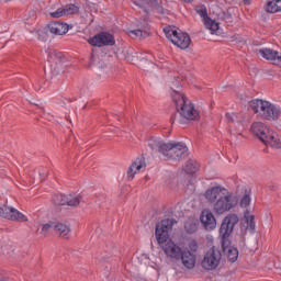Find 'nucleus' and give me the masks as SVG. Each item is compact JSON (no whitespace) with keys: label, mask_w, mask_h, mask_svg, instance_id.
<instances>
[{"label":"nucleus","mask_w":281,"mask_h":281,"mask_svg":"<svg viewBox=\"0 0 281 281\" xmlns=\"http://www.w3.org/2000/svg\"><path fill=\"white\" fill-rule=\"evenodd\" d=\"M204 199L212 205L214 214L218 216L236 207V200L223 186L210 187L204 193Z\"/></svg>","instance_id":"obj_1"},{"label":"nucleus","mask_w":281,"mask_h":281,"mask_svg":"<svg viewBox=\"0 0 281 281\" xmlns=\"http://www.w3.org/2000/svg\"><path fill=\"white\" fill-rule=\"evenodd\" d=\"M238 223H240V217L236 213H229L224 217L220 227L222 249L224 254H227L229 262H236L238 260V248L232 246V240H229V236L234 234V227Z\"/></svg>","instance_id":"obj_2"},{"label":"nucleus","mask_w":281,"mask_h":281,"mask_svg":"<svg viewBox=\"0 0 281 281\" xmlns=\"http://www.w3.org/2000/svg\"><path fill=\"white\" fill-rule=\"evenodd\" d=\"M147 146L154 153H159L171 161H181V159L188 157V146H186V143H166L164 140L150 138Z\"/></svg>","instance_id":"obj_3"},{"label":"nucleus","mask_w":281,"mask_h":281,"mask_svg":"<svg viewBox=\"0 0 281 281\" xmlns=\"http://www.w3.org/2000/svg\"><path fill=\"white\" fill-rule=\"evenodd\" d=\"M172 229V220L167 218L162 220L160 223L156 225V240L158 245H161L162 250L165 251L166 256L169 258H175L176 260H181L182 249L181 247L177 246L175 241L168 240L169 232Z\"/></svg>","instance_id":"obj_4"},{"label":"nucleus","mask_w":281,"mask_h":281,"mask_svg":"<svg viewBox=\"0 0 281 281\" xmlns=\"http://www.w3.org/2000/svg\"><path fill=\"white\" fill-rule=\"evenodd\" d=\"M171 98L176 105L179 114L173 113L170 117V123L175 124L177 122V117H183L184 120H196L199 117V112L194 109V104L188 101L184 94L177 90H172Z\"/></svg>","instance_id":"obj_5"},{"label":"nucleus","mask_w":281,"mask_h":281,"mask_svg":"<svg viewBox=\"0 0 281 281\" xmlns=\"http://www.w3.org/2000/svg\"><path fill=\"white\" fill-rule=\"evenodd\" d=\"M249 109L254 111L259 117L268 121H276L280 117V109L273 105L269 101H265L261 99H254L249 102Z\"/></svg>","instance_id":"obj_6"},{"label":"nucleus","mask_w":281,"mask_h":281,"mask_svg":"<svg viewBox=\"0 0 281 281\" xmlns=\"http://www.w3.org/2000/svg\"><path fill=\"white\" fill-rule=\"evenodd\" d=\"M167 38L172 42L176 47L180 49H188L192 40L188 33H183L181 30L172 26L164 29Z\"/></svg>","instance_id":"obj_7"},{"label":"nucleus","mask_w":281,"mask_h":281,"mask_svg":"<svg viewBox=\"0 0 281 281\" xmlns=\"http://www.w3.org/2000/svg\"><path fill=\"white\" fill-rule=\"evenodd\" d=\"M223 255H221V250L216 248V246H213L210 250H207L201 261L202 269H205L206 271H214L218 265H221V258Z\"/></svg>","instance_id":"obj_8"},{"label":"nucleus","mask_w":281,"mask_h":281,"mask_svg":"<svg viewBox=\"0 0 281 281\" xmlns=\"http://www.w3.org/2000/svg\"><path fill=\"white\" fill-rule=\"evenodd\" d=\"M92 47H113L115 45V36L109 32H100L88 40Z\"/></svg>","instance_id":"obj_9"},{"label":"nucleus","mask_w":281,"mask_h":281,"mask_svg":"<svg viewBox=\"0 0 281 281\" xmlns=\"http://www.w3.org/2000/svg\"><path fill=\"white\" fill-rule=\"evenodd\" d=\"M0 218L16 221L18 223H27V216L21 213V211L5 204H0Z\"/></svg>","instance_id":"obj_10"},{"label":"nucleus","mask_w":281,"mask_h":281,"mask_svg":"<svg viewBox=\"0 0 281 281\" xmlns=\"http://www.w3.org/2000/svg\"><path fill=\"white\" fill-rule=\"evenodd\" d=\"M194 11L202 19L206 30H210L211 32H218V23L210 18L207 14V7L205 4H196L194 7Z\"/></svg>","instance_id":"obj_11"},{"label":"nucleus","mask_w":281,"mask_h":281,"mask_svg":"<svg viewBox=\"0 0 281 281\" xmlns=\"http://www.w3.org/2000/svg\"><path fill=\"white\" fill-rule=\"evenodd\" d=\"M256 54L266 60H270L277 67H281V53L272 48H259Z\"/></svg>","instance_id":"obj_12"},{"label":"nucleus","mask_w":281,"mask_h":281,"mask_svg":"<svg viewBox=\"0 0 281 281\" xmlns=\"http://www.w3.org/2000/svg\"><path fill=\"white\" fill-rule=\"evenodd\" d=\"M78 12H80V7L70 3L58 8L55 12H50L49 16H52V19H60V16H69L78 14Z\"/></svg>","instance_id":"obj_13"},{"label":"nucleus","mask_w":281,"mask_h":281,"mask_svg":"<svg viewBox=\"0 0 281 281\" xmlns=\"http://www.w3.org/2000/svg\"><path fill=\"white\" fill-rule=\"evenodd\" d=\"M200 221L206 232H212V229H216V217H214V213H212L210 209H204L202 211Z\"/></svg>","instance_id":"obj_14"},{"label":"nucleus","mask_w":281,"mask_h":281,"mask_svg":"<svg viewBox=\"0 0 281 281\" xmlns=\"http://www.w3.org/2000/svg\"><path fill=\"white\" fill-rule=\"evenodd\" d=\"M251 131L254 135H256V137H258L260 142H262L263 144L269 137V135L272 133V131L262 122L252 123Z\"/></svg>","instance_id":"obj_15"},{"label":"nucleus","mask_w":281,"mask_h":281,"mask_svg":"<svg viewBox=\"0 0 281 281\" xmlns=\"http://www.w3.org/2000/svg\"><path fill=\"white\" fill-rule=\"evenodd\" d=\"M48 32L57 36H63L64 34H67V32H69V24L58 21L50 22L48 24Z\"/></svg>","instance_id":"obj_16"},{"label":"nucleus","mask_w":281,"mask_h":281,"mask_svg":"<svg viewBox=\"0 0 281 281\" xmlns=\"http://www.w3.org/2000/svg\"><path fill=\"white\" fill-rule=\"evenodd\" d=\"M180 260H182V265L186 269H194L196 266V256L191 254L190 250H182V254H180Z\"/></svg>","instance_id":"obj_17"},{"label":"nucleus","mask_w":281,"mask_h":281,"mask_svg":"<svg viewBox=\"0 0 281 281\" xmlns=\"http://www.w3.org/2000/svg\"><path fill=\"white\" fill-rule=\"evenodd\" d=\"M142 168H146V161L144 158H137L127 169L128 180L133 181V179H135V175H137Z\"/></svg>","instance_id":"obj_18"},{"label":"nucleus","mask_w":281,"mask_h":281,"mask_svg":"<svg viewBox=\"0 0 281 281\" xmlns=\"http://www.w3.org/2000/svg\"><path fill=\"white\" fill-rule=\"evenodd\" d=\"M54 232L59 238H69L71 234V228L67 224L57 223L54 225Z\"/></svg>","instance_id":"obj_19"},{"label":"nucleus","mask_w":281,"mask_h":281,"mask_svg":"<svg viewBox=\"0 0 281 281\" xmlns=\"http://www.w3.org/2000/svg\"><path fill=\"white\" fill-rule=\"evenodd\" d=\"M263 144H266V146H272V148H281V138L278 134L270 132L266 140H263Z\"/></svg>","instance_id":"obj_20"},{"label":"nucleus","mask_w":281,"mask_h":281,"mask_svg":"<svg viewBox=\"0 0 281 281\" xmlns=\"http://www.w3.org/2000/svg\"><path fill=\"white\" fill-rule=\"evenodd\" d=\"M80 201H82V196L80 194L66 195V205H69V207H78V205H80Z\"/></svg>","instance_id":"obj_21"},{"label":"nucleus","mask_w":281,"mask_h":281,"mask_svg":"<svg viewBox=\"0 0 281 281\" xmlns=\"http://www.w3.org/2000/svg\"><path fill=\"white\" fill-rule=\"evenodd\" d=\"M266 12H269L270 14H276L277 12H281V2L269 0L266 4Z\"/></svg>","instance_id":"obj_22"},{"label":"nucleus","mask_w":281,"mask_h":281,"mask_svg":"<svg viewBox=\"0 0 281 281\" xmlns=\"http://www.w3.org/2000/svg\"><path fill=\"white\" fill-rule=\"evenodd\" d=\"M128 36H131V38H148V36H150V33L142 29H135L128 31Z\"/></svg>","instance_id":"obj_23"},{"label":"nucleus","mask_w":281,"mask_h":281,"mask_svg":"<svg viewBox=\"0 0 281 281\" xmlns=\"http://www.w3.org/2000/svg\"><path fill=\"white\" fill-rule=\"evenodd\" d=\"M199 171V162L196 160H188L186 166H184V172L187 175H194V172Z\"/></svg>","instance_id":"obj_24"},{"label":"nucleus","mask_w":281,"mask_h":281,"mask_svg":"<svg viewBox=\"0 0 281 281\" xmlns=\"http://www.w3.org/2000/svg\"><path fill=\"white\" fill-rule=\"evenodd\" d=\"M244 218L247 223V228L256 229V217L254 215H249V211L246 210L244 213Z\"/></svg>","instance_id":"obj_25"},{"label":"nucleus","mask_w":281,"mask_h":281,"mask_svg":"<svg viewBox=\"0 0 281 281\" xmlns=\"http://www.w3.org/2000/svg\"><path fill=\"white\" fill-rule=\"evenodd\" d=\"M53 203L55 205H67V195L57 193L53 195Z\"/></svg>","instance_id":"obj_26"},{"label":"nucleus","mask_w":281,"mask_h":281,"mask_svg":"<svg viewBox=\"0 0 281 281\" xmlns=\"http://www.w3.org/2000/svg\"><path fill=\"white\" fill-rule=\"evenodd\" d=\"M63 71V64L60 61H55L50 65V72L53 76H58Z\"/></svg>","instance_id":"obj_27"},{"label":"nucleus","mask_w":281,"mask_h":281,"mask_svg":"<svg viewBox=\"0 0 281 281\" xmlns=\"http://www.w3.org/2000/svg\"><path fill=\"white\" fill-rule=\"evenodd\" d=\"M48 58L49 60H55V63H60V59L63 58V53L58 50L50 52Z\"/></svg>","instance_id":"obj_28"},{"label":"nucleus","mask_w":281,"mask_h":281,"mask_svg":"<svg viewBox=\"0 0 281 281\" xmlns=\"http://www.w3.org/2000/svg\"><path fill=\"white\" fill-rule=\"evenodd\" d=\"M54 225L55 224H44L42 226V231H41V234L43 236H47V234H49V232H52V229H54Z\"/></svg>","instance_id":"obj_29"},{"label":"nucleus","mask_w":281,"mask_h":281,"mask_svg":"<svg viewBox=\"0 0 281 281\" xmlns=\"http://www.w3.org/2000/svg\"><path fill=\"white\" fill-rule=\"evenodd\" d=\"M249 203H251V196L246 193L240 200V207H248Z\"/></svg>","instance_id":"obj_30"},{"label":"nucleus","mask_w":281,"mask_h":281,"mask_svg":"<svg viewBox=\"0 0 281 281\" xmlns=\"http://www.w3.org/2000/svg\"><path fill=\"white\" fill-rule=\"evenodd\" d=\"M184 228H186V232H188V234H194V232H196V224L186 223Z\"/></svg>","instance_id":"obj_31"},{"label":"nucleus","mask_w":281,"mask_h":281,"mask_svg":"<svg viewBox=\"0 0 281 281\" xmlns=\"http://www.w3.org/2000/svg\"><path fill=\"white\" fill-rule=\"evenodd\" d=\"M189 249L193 254H196V251L199 250V244L196 243V240L192 239L191 241H189Z\"/></svg>","instance_id":"obj_32"},{"label":"nucleus","mask_w":281,"mask_h":281,"mask_svg":"<svg viewBox=\"0 0 281 281\" xmlns=\"http://www.w3.org/2000/svg\"><path fill=\"white\" fill-rule=\"evenodd\" d=\"M236 114H229V113H226V120L228 122V124H234V122H236Z\"/></svg>","instance_id":"obj_33"},{"label":"nucleus","mask_w":281,"mask_h":281,"mask_svg":"<svg viewBox=\"0 0 281 281\" xmlns=\"http://www.w3.org/2000/svg\"><path fill=\"white\" fill-rule=\"evenodd\" d=\"M182 1H184V3H192V1L194 0H182Z\"/></svg>","instance_id":"obj_34"},{"label":"nucleus","mask_w":281,"mask_h":281,"mask_svg":"<svg viewBox=\"0 0 281 281\" xmlns=\"http://www.w3.org/2000/svg\"><path fill=\"white\" fill-rule=\"evenodd\" d=\"M178 123H179V124H183V122H182L181 120H178Z\"/></svg>","instance_id":"obj_35"},{"label":"nucleus","mask_w":281,"mask_h":281,"mask_svg":"<svg viewBox=\"0 0 281 281\" xmlns=\"http://www.w3.org/2000/svg\"><path fill=\"white\" fill-rule=\"evenodd\" d=\"M277 3H281V0H274Z\"/></svg>","instance_id":"obj_36"}]
</instances>
